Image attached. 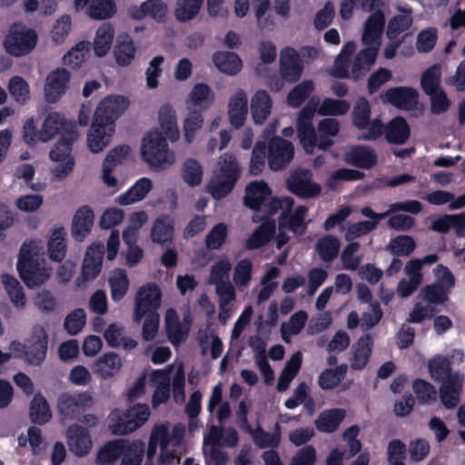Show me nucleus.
I'll list each match as a JSON object with an SVG mask.
<instances>
[{"instance_id": "20e7f679", "label": "nucleus", "mask_w": 465, "mask_h": 465, "mask_svg": "<svg viewBox=\"0 0 465 465\" xmlns=\"http://www.w3.org/2000/svg\"><path fill=\"white\" fill-rule=\"evenodd\" d=\"M184 436L185 426L183 424H160L153 427L148 442L147 459L153 460L159 447V465H178L185 452Z\"/></svg>"}, {"instance_id": "b1692460", "label": "nucleus", "mask_w": 465, "mask_h": 465, "mask_svg": "<svg viewBox=\"0 0 465 465\" xmlns=\"http://www.w3.org/2000/svg\"><path fill=\"white\" fill-rule=\"evenodd\" d=\"M229 122L234 128L242 127L248 114V95L243 89L235 90L227 104Z\"/></svg>"}, {"instance_id": "bb28decb", "label": "nucleus", "mask_w": 465, "mask_h": 465, "mask_svg": "<svg viewBox=\"0 0 465 465\" xmlns=\"http://www.w3.org/2000/svg\"><path fill=\"white\" fill-rule=\"evenodd\" d=\"M383 103L401 109H412L418 102V92L411 87H392L381 94Z\"/></svg>"}, {"instance_id": "774afa93", "label": "nucleus", "mask_w": 465, "mask_h": 465, "mask_svg": "<svg viewBox=\"0 0 465 465\" xmlns=\"http://www.w3.org/2000/svg\"><path fill=\"white\" fill-rule=\"evenodd\" d=\"M252 279V263L248 259L240 260L232 270L233 285L239 290L246 288Z\"/></svg>"}, {"instance_id": "7ed1b4c3", "label": "nucleus", "mask_w": 465, "mask_h": 465, "mask_svg": "<svg viewBox=\"0 0 465 465\" xmlns=\"http://www.w3.org/2000/svg\"><path fill=\"white\" fill-rule=\"evenodd\" d=\"M22 134L24 142L31 146L40 143H48L56 135H60L59 141H76L80 135L77 125L58 112L47 114L41 123L40 128L37 127L33 117L26 119Z\"/></svg>"}, {"instance_id": "5fc2aeb1", "label": "nucleus", "mask_w": 465, "mask_h": 465, "mask_svg": "<svg viewBox=\"0 0 465 465\" xmlns=\"http://www.w3.org/2000/svg\"><path fill=\"white\" fill-rule=\"evenodd\" d=\"M72 31V17L69 15L59 16L53 24L49 37L54 46H61L65 44Z\"/></svg>"}, {"instance_id": "a19ab883", "label": "nucleus", "mask_w": 465, "mask_h": 465, "mask_svg": "<svg viewBox=\"0 0 465 465\" xmlns=\"http://www.w3.org/2000/svg\"><path fill=\"white\" fill-rule=\"evenodd\" d=\"M344 160L353 166L369 169L376 163L377 155L367 146H353L345 153Z\"/></svg>"}, {"instance_id": "6e6d98bb", "label": "nucleus", "mask_w": 465, "mask_h": 465, "mask_svg": "<svg viewBox=\"0 0 465 465\" xmlns=\"http://www.w3.org/2000/svg\"><path fill=\"white\" fill-rule=\"evenodd\" d=\"M372 341L370 336L361 337L352 348L351 366L354 370L363 369L370 358Z\"/></svg>"}, {"instance_id": "0e129e2a", "label": "nucleus", "mask_w": 465, "mask_h": 465, "mask_svg": "<svg viewBox=\"0 0 465 465\" xmlns=\"http://www.w3.org/2000/svg\"><path fill=\"white\" fill-rule=\"evenodd\" d=\"M148 215L144 211H137L130 214L128 226L123 232L124 242H137L139 230L147 223Z\"/></svg>"}, {"instance_id": "a878e982", "label": "nucleus", "mask_w": 465, "mask_h": 465, "mask_svg": "<svg viewBox=\"0 0 465 465\" xmlns=\"http://www.w3.org/2000/svg\"><path fill=\"white\" fill-rule=\"evenodd\" d=\"M173 365H168L163 370H154L148 373L149 381L156 386L153 395V407L156 408L165 402L170 397V373Z\"/></svg>"}, {"instance_id": "e433bc0d", "label": "nucleus", "mask_w": 465, "mask_h": 465, "mask_svg": "<svg viewBox=\"0 0 465 465\" xmlns=\"http://www.w3.org/2000/svg\"><path fill=\"white\" fill-rule=\"evenodd\" d=\"M127 422L117 424L116 431L120 433H130L144 424L150 417V411L145 404H137L125 411Z\"/></svg>"}, {"instance_id": "72a5a7b5", "label": "nucleus", "mask_w": 465, "mask_h": 465, "mask_svg": "<svg viewBox=\"0 0 465 465\" xmlns=\"http://www.w3.org/2000/svg\"><path fill=\"white\" fill-rule=\"evenodd\" d=\"M251 114L255 124L262 125L272 113V100L265 90H257L251 98Z\"/></svg>"}, {"instance_id": "a18cd8bd", "label": "nucleus", "mask_w": 465, "mask_h": 465, "mask_svg": "<svg viewBox=\"0 0 465 465\" xmlns=\"http://www.w3.org/2000/svg\"><path fill=\"white\" fill-rule=\"evenodd\" d=\"M114 38V27L110 24L101 25L97 28L93 40V50L95 56H105L112 48Z\"/></svg>"}, {"instance_id": "052dcab7", "label": "nucleus", "mask_w": 465, "mask_h": 465, "mask_svg": "<svg viewBox=\"0 0 465 465\" xmlns=\"http://www.w3.org/2000/svg\"><path fill=\"white\" fill-rule=\"evenodd\" d=\"M181 176L187 185L198 186L203 181V168L196 159L187 158L182 164Z\"/></svg>"}, {"instance_id": "1a4fd4ad", "label": "nucleus", "mask_w": 465, "mask_h": 465, "mask_svg": "<svg viewBox=\"0 0 465 465\" xmlns=\"http://www.w3.org/2000/svg\"><path fill=\"white\" fill-rule=\"evenodd\" d=\"M37 41L38 35L34 28L16 22L10 25L5 31L2 45L9 55L22 57L35 48Z\"/></svg>"}, {"instance_id": "f257e3e1", "label": "nucleus", "mask_w": 465, "mask_h": 465, "mask_svg": "<svg viewBox=\"0 0 465 465\" xmlns=\"http://www.w3.org/2000/svg\"><path fill=\"white\" fill-rule=\"evenodd\" d=\"M318 107V100L312 98L300 112L297 119V134L300 143L308 153H312L317 146L326 149L332 145V138L339 133V122L324 118L318 124V136L312 121Z\"/></svg>"}, {"instance_id": "2f4dec72", "label": "nucleus", "mask_w": 465, "mask_h": 465, "mask_svg": "<svg viewBox=\"0 0 465 465\" xmlns=\"http://www.w3.org/2000/svg\"><path fill=\"white\" fill-rule=\"evenodd\" d=\"M289 189L298 196L308 198L318 195L322 187L312 181V175L308 171L295 172L288 181Z\"/></svg>"}, {"instance_id": "69168bd1", "label": "nucleus", "mask_w": 465, "mask_h": 465, "mask_svg": "<svg viewBox=\"0 0 465 465\" xmlns=\"http://www.w3.org/2000/svg\"><path fill=\"white\" fill-rule=\"evenodd\" d=\"M308 320V314L304 311H298L291 316L287 322L281 327L282 338L284 341L290 342V336L299 334L304 328Z\"/></svg>"}, {"instance_id": "3c124183", "label": "nucleus", "mask_w": 465, "mask_h": 465, "mask_svg": "<svg viewBox=\"0 0 465 465\" xmlns=\"http://www.w3.org/2000/svg\"><path fill=\"white\" fill-rule=\"evenodd\" d=\"M1 282L12 303L18 309L25 308L26 297L18 280L10 274L3 273L1 275Z\"/></svg>"}, {"instance_id": "7c9ffc66", "label": "nucleus", "mask_w": 465, "mask_h": 465, "mask_svg": "<svg viewBox=\"0 0 465 465\" xmlns=\"http://www.w3.org/2000/svg\"><path fill=\"white\" fill-rule=\"evenodd\" d=\"M236 286L233 283H224L215 287V293L218 298V319L225 324L232 313L236 311L234 302L236 301Z\"/></svg>"}, {"instance_id": "f3484780", "label": "nucleus", "mask_w": 465, "mask_h": 465, "mask_svg": "<svg viewBox=\"0 0 465 465\" xmlns=\"http://www.w3.org/2000/svg\"><path fill=\"white\" fill-rule=\"evenodd\" d=\"M276 199L272 197V190L263 181L251 182L246 185L244 204L252 210L270 215L269 205Z\"/></svg>"}, {"instance_id": "864d4df0", "label": "nucleus", "mask_w": 465, "mask_h": 465, "mask_svg": "<svg viewBox=\"0 0 465 465\" xmlns=\"http://www.w3.org/2000/svg\"><path fill=\"white\" fill-rule=\"evenodd\" d=\"M302 362V354L301 351H296L287 361L284 369L278 379L277 390L279 391H285L292 381L298 374Z\"/></svg>"}, {"instance_id": "f8f14e48", "label": "nucleus", "mask_w": 465, "mask_h": 465, "mask_svg": "<svg viewBox=\"0 0 465 465\" xmlns=\"http://www.w3.org/2000/svg\"><path fill=\"white\" fill-rule=\"evenodd\" d=\"M162 292L155 283L142 285L134 296V321L140 322L146 314L157 313L161 306Z\"/></svg>"}, {"instance_id": "37998d69", "label": "nucleus", "mask_w": 465, "mask_h": 465, "mask_svg": "<svg viewBox=\"0 0 465 465\" xmlns=\"http://www.w3.org/2000/svg\"><path fill=\"white\" fill-rule=\"evenodd\" d=\"M104 338L112 348L123 347L125 350H132L137 346L134 339L125 336L124 329L119 323L110 324L104 331Z\"/></svg>"}, {"instance_id": "603ef678", "label": "nucleus", "mask_w": 465, "mask_h": 465, "mask_svg": "<svg viewBox=\"0 0 465 465\" xmlns=\"http://www.w3.org/2000/svg\"><path fill=\"white\" fill-rule=\"evenodd\" d=\"M203 0H176L173 16L181 23L193 20L200 13Z\"/></svg>"}, {"instance_id": "4be33fe9", "label": "nucleus", "mask_w": 465, "mask_h": 465, "mask_svg": "<svg viewBox=\"0 0 465 465\" xmlns=\"http://www.w3.org/2000/svg\"><path fill=\"white\" fill-rule=\"evenodd\" d=\"M74 5L76 12L84 11L88 16L95 20L111 18L116 13L114 0H74Z\"/></svg>"}, {"instance_id": "09e8293b", "label": "nucleus", "mask_w": 465, "mask_h": 465, "mask_svg": "<svg viewBox=\"0 0 465 465\" xmlns=\"http://www.w3.org/2000/svg\"><path fill=\"white\" fill-rule=\"evenodd\" d=\"M66 232L64 228L54 229L47 241L49 258L54 262H62L66 255Z\"/></svg>"}, {"instance_id": "58836bf2", "label": "nucleus", "mask_w": 465, "mask_h": 465, "mask_svg": "<svg viewBox=\"0 0 465 465\" xmlns=\"http://www.w3.org/2000/svg\"><path fill=\"white\" fill-rule=\"evenodd\" d=\"M90 56V43L80 41L74 45L62 57V64L73 70L84 66Z\"/></svg>"}, {"instance_id": "9d476101", "label": "nucleus", "mask_w": 465, "mask_h": 465, "mask_svg": "<svg viewBox=\"0 0 465 465\" xmlns=\"http://www.w3.org/2000/svg\"><path fill=\"white\" fill-rule=\"evenodd\" d=\"M74 141H57L49 152V159L53 163L51 173L54 180H64L74 169L75 162L72 153Z\"/></svg>"}, {"instance_id": "338daca9", "label": "nucleus", "mask_w": 465, "mask_h": 465, "mask_svg": "<svg viewBox=\"0 0 465 465\" xmlns=\"http://www.w3.org/2000/svg\"><path fill=\"white\" fill-rule=\"evenodd\" d=\"M416 248V242L411 236L399 235L390 240L386 250L396 256H409Z\"/></svg>"}, {"instance_id": "c9c22d12", "label": "nucleus", "mask_w": 465, "mask_h": 465, "mask_svg": "<svg viewBox=\"0 0 465 465\" xmlns=\"http://www.w3.org/2000/svg\"><path fill=\"white\" fill-rule=\"evenodd\" d=\"M122 359L115 352H106L97 358L93 363V371L94 373L104 379L107 380L115 376L122 368Z\"/></svg>"}, {"instance_id": "f03ea898", "label": "nucleus", "mask_w": 465, "mask_h": 465, "mask_svg": "<svg viewBox=\"0 0 465 465\" xmlns=\"http://www.w3.org/2000/svg\"><path fill=\"white\" fill-rule=\"evenodd\" d=\"M16 269L29 289L40 287L51 279L53 269L47 264L41 240L29 239L23 242L19 250Z\"/></svg>"}, {"instance_id": "4d7b16f0", "label": "nucleus", "mask_w": 465, "mask_h": 465, "mask_svg": "<svg viewBox=\"0 0 465 465\" xmlns=\"http://www.w3.org/2000/svg\"><path fill=\"white\" fill-rule=\"evenodd\" d=\"M6 87L13 100L19 104H25L31 98L29 83L20 75H13Z\"/></svg>"}, {"instance_id": "c03bdc74", "label": "nucleus", "mask_w": 465, "mask_h": 465, "mask_svg": "<svg viewBox=\"0 0 465 465\" xmlns=\"http://www.w3.org/2000/svg\"><path fill=\"white\" fill-rule=\"evenodd\" d=\"M94 212L86 205L80 207L74 213L72 222V234L75 238H83L91 232L94 225Z\"/></svg>"}, {"instance_id": "bf43d9fd", "label": "nucleus", "mask_w": 465, "mask_h": 465, "mask_svg": "<svg viewBox=\"0 0 465 465\" xmlns=\"http://www.w3.org/2000/svg\"><path fill=\"white\" fill-rule=\"evenodd\" d=\"M386 139L391 143H404L410 135V127L404 119L396 117L383 128Z\"/></svg>"}, {"instance_id": "c756f323", "label": "nucleus", "mask_w": 465, "mask_h": 465, "mask_svg": "<svg viewBox=\"0 0 465 465\" xmlns=\"http://www.w3.org/2000/svg\"><path fill=\"white\" fill-rule=\"evenodd\" d=\"M157 121L160 131L171 141L176 142L180 137L177 114L174 106L170 103L163 104L157 113Z\"/></svg>"}, {"instance_id": "6e6552de", "label": "nucleus", "mask_w": 465, "mask_h": 465, "mask_svg": "<svg viewBox=\"0 0 465 465\" xmlns=\"http://www.w3.org/2000/svg\"><path fill=\"white\" fill-rule=\"evenodd\" d=\"M239 164L232 154L224 153L217 161L213 176L207 184L208 193L216 200L227 196L240 178Z\"/></svg>"}, {"instance_id": "ddd939ff", "label": "nucleus", "mask_w": 465, "mask_h": 465, "mask_svg": "<svg viewBox=\"0 0 465 465\" xmlns=\"http://www.w3.org/2000/svg\"><path fill=\"white\" fill-rule=\"evenodd\" d=\"M371 109L365 98H359L352 112L353 124L362 130L361 138L373 140L383 133V126L379 120L370 121Z\"/></svg>"}, {"instance_id": "6ab92c4d", "label": "nucleus", "mask_w": 465, "mask_h": 465, "mask_svg": "<svg viewBox=\"0 0 465 465\" xmlns=\"http://www.w3.org/2000/svg\"><path fill=\"white\" fill-rule=\"evenodd\" d=\"M65 439L70 451L76 457H85L93 449L91 434L81 425H71L66 430Z\"/></svg>"}, {"instance_id": "c85d7f7f", "label": "nucleus", "mask_w": 465, "mask_h": 465, "mask_svg": "<svg viewBox=\"0 0 465 465\" xmlns=\"http://www.w3.org/2000/svg\"><path fill=\"white\" fill-rule=\"evenodd\" d=\"M385 17L382 12L377 11L366 20L361 35L365 46L375 47L379 51L381 39L384 30Z\"/></svg>"}, {"instance_id": "473e14b6", "label": "nucleus", "mask_w": 465, "mask_h": 465, "mask_svg": "<svg viewBox=\"0 0 465 465\" xmlns=\"http://www.w3.org/2000/svg\"><path fill=\"white\" fill-rule=\"evenodd\" d=\"M215 94L206 84L199 83L193 85L185 99L189 109L207 110L214 102Z\"/></svg>"}, {"instance_id": "0eeeda50", "label": "nucleus", "mask_w": 465, "mask_h": 465, "mask_svg": "<svg viewBox=\"0 0 465 465\" xmlns=\"http://www.w3.org/2000/svg\"><path fill=\"white\" fill-rule=\"evenodd\" d=\"M141 156L152 170L161 171L175 163V153L169 148L167 137L158 128L147 132L141 142Z\"/></svg>"}, {"instance_id": "680f3d73", "label": "nucleus", "mask_w": 465, "mask_h": 465, "mask_svg": "<svg viewBox=\"0 0 465 465\" xmlns=\"http://www.w3.org/2000/svg\"><path fill=\"white\" fill-rule=\"evenodd\" d=\"M346 416L343 409L328 410L321 413L315 421L316 428L323 432L334 431Z\"/></svg>"}, {"instance_id": "2eb2a0df", "label": "nucleus", "mask_w": 465, "mask_h": 465, "mask_svg": "<svg viewBox=\"0 0 465 465\" xmlns=\"http://www.w3.org/2000/svg\"><path fill=\"white\" fill-rule=\"evenodd\" d=\"M104 252V248L101 243H93L87 248L81 268V275L75 281L77 286L84 285L100 274Z\"/></svg>"}, {"instance_id": "8fccbe9b", "label": "nucleus", "mask_w": 465, "mask_h": 465, "mask_svg": "<svg viewBox=\"0 0 465 465\" xmlns=\"http://www.w3.org/2000/svg\"><path fill=\"white\" fill-rule=\"evenodd\" d=\"M232 262L227 256H221L210 267L208 283L216 286L231 283Z\"/></svg>"}, {"instance_id": "ea45409f", "label": "nucleus", "mask_w": 465, "mask_h": 465, "mask_svg": "<svg viewBox=\"0 0 465 465\" xmlns=\"http://www.w3.org/2000/svg\"><path fill=\"white\" fill-rule=\"evenodd\" d=\"M131 445L123 440L109 441L99 450L96 462L101 465L114 463L127 450H131Z\"/></svg>"}, {"instance_id": "a211bd4d", "label": "nucleus", "mask_w": 465, "mask_h": 465, "mask_svg": "<svg viewBox=\"0 0 465 465\" xmlns=\"http://www.w3.org/2000/svg\"><path fill=\"white\" fill-rule=\"evenodd\" d=\"M168 5L163 0H145L140 5H132L128 15L134 20L149 17L157 23H164L168 18Z\"/></svg>"}, {"instance_id": "de8ad7c7", "label": "nucleus", "mask_w": 465, "mask_h": 465, "mask_svg": "<svg viewBox=\"0 0 465 465\" xmlns=\"http://www.w3.org/2000/svg\"><path fill=\"white\" fill-rule=\"evenodd\" d=\"M111 297L114 302H120L126 295L130 282L127 272L122 268L114 269L108 277Z\"/></svg>"}, {"instance_id": "aec40b11", "label": "nucleus", "mask_w": 465, "mask_h": 465, "mask_svg": "<svg viewBox=\"0 0 465 465\" xmlns=\"http://www.w3.org/2000/svg\"><path fill=\"white\" fill-rule=\"evenodd\" d=\"M115 125L106 124L93 119L86 136L88 149L94 153L103 152L112 142Z\"/></svg>"}, {"instance_id": "79ce46f5", "label": "nucleus", "mask_w": 465, "mask_h": 465, "mask_svg": "<svg viewBox=\"0 0 465 465\" xmlns=\"http://www.w3.org/2000/svg\"><path fill=\"white\" fill-rule=\"evenodd\" d=\"M173 232V220L168 215H161L154 220L150 235L153 242L165 244L172 242Z\"/></svg>"}, {"instance_id": "cd10ccee", "label": "nucleus", "mask_w": 465, "mask_h": 465, "mask_svg": "<svg viewBox=\"0 0 465 465\" xmlns=\"http://www.w3.org/2000/svg\"><path fill=\"white\" fill-rule=\"evenodd\" d=\"M93 404V398L86 392L76 394H62L57 402L59 413L67 419L74 415L76 412L90 408Z\"/></svg>"}, {"instance_id": "f704fd0d", "label": "nucleus", "mask_w": 465, "mask_h": 465, "mask_svg": "<svg viewBox=\"0 0 465 465\" xmlns=\"http://www.w3.org/2000/svg\"><path fill=\"white\" fill-rule=\"evenodd\" d=\"M463 376L459 373L450 374L440 389L442 404L448 408H454L460 401V393L462 389Z\"/></svg>"}, {"instance_id": "393cba45", "label": "nucleus", "mask_w": 465, "mask_h": 465, "mask_svg": "<svg viewBox=\"0 0 465 465\" xmlns=\"http://www.w3.org/2000/svg\"><path fill=\"white\" fill-rule=\"evenodd\" d=\"M164 326L169 341L173 345H178L186 340L190 329V317L185 316L180 322L177 312L173 309H168L164 315Z\"/></svg>"}, {"instance_id": "412c9836", "label": "nucleus", "mask_w": 465, "mask_h": 465, "mask_svg": "<svg viewBox=\"0 0 465 465\" xmlns=\"http://www.w3.org/2000/svg\"><path fill=\"white\" fill-rule=\"evenodd\" d=\"M293 145L281 138L275 137L269 143L268 164L273 171L284 168L293 158Z\"/></svg>"}, {"instance_id": "49530a36", "label": "nucleus", "mask_w": 465, "mask_h": 465, "mask_svg": "<svg viewBox=\"0 0 465 465\" xmlns=\"http://www.w3.org/2000/svg\"><path fill=\"white\" fill-rule=\"evenodd\" d=\"M213 61L219 71L229 75L237 74L242 68V59L232 52H216L213 55Z\"/></svg>"}, {"instance_id": "39448f33", "label": "nucleus", "mask_w": 465, "mask_h": 465, "mask_svg": "<svg viewBox=\"0 0 465 465\" xmlns=\"http://www.w3.org/2000/svg\"><path fill=\"white\" fill-rule=\"evenodd\" d=\"M356 46V43L353 41L348 42L342 46L330 71L331 75L357 80L370 71L376 61L378 50L375 47L366 46L352 57Z\"/></svg>"}, {"instance_id": "4c0bfd02", "label": "nucleus", "mask_w": 465, "mask_h": 465, "mask_svg": "<svg viewBox=\"0 0 465 465\" xmlns=\"http://www.w3.org/2000/svg\"><path fill=\"white\" fill-rule=\"evenodd\" d=\"M152 188L153 183L151 179L142 177L137 180L125 193L120 194L115 199V203L120 205L134 204L144 199Z\"/></svg>"}, {"instance_id": "e2e57ef3", "label": "nucleus", "mask_w": 465, "mask_h": 465, "mask_svg": "<svg viewBox=\"0 0 465 465\" xmlns=\"http://www.w3.org/2000/svg\"><path fill=\"white\" fill-rule=\"evenodd\" d=\"M135 53L134 43L128 35L120 40L114 50L115 61L120 66L129 65L134 61Z\"/></svg>"}, {"instance_id": "423d86ee", "label": "nucleus", "mask_w": 465, "mask_h": 465, "mask_svg": "<svg viewBox=\"0 0 465 465\" xmlns=\"http://www.w3.org/2000/svg\"><path fill=\"white\" fill-rule=\"evenodd\" d=\"M293 206V200L290 197H282L272 201L269 205L270 215L281 213L279 222V232L276 236V246L282 248L290 239L287 232H292L293 235L302 234L307 227L305 217L308 209L305 206H298L294 212L289 215Z\"/></svg>"}, {"instance_id": "9b49d317", "label": "nucleus", "mask_w": 465, "mask_h": 465, "mask_svg": "<svg viewBox=\"0 0 465 465\" xmlns=\"http://www.w3.org/2000/svg\"><path fill=\"white\" fill-rule=\"evenodd\" d=\"M129 105L130 100L127 96L117 94H108L98 103L94 120L115 125V121L127 111Z\"/></svg>"}, {"instance_id": "dca6fc26", "label": "nucleus", "mask_w": 465, "mask_h": 465, "mask_svg": "<svg viewBox=\"0 0 465 465\" xmlns=\"http://www.w3.org/2000/svg\"><path fill=\"white\" fill-rule=\"evenodd\" d=\"M48 336L44 327L36 325L25 342V360L33 365H40L46 356Z\"/></svg>"}, {"instance_id": "4468645a", "label": "nucleus", "mask_w": 465, "mask_h": 465, "mask_svg": "<svg viewBox=\"0 0 465 465\" xmlns=\"http://www.w3.org/2000/svg\"><path fill=\"white\" fill-rule=\"evenodd\" d=\"M71 73L64 67L50 71L45 79L44 97L48 104L58 103L70 87Z\"/></svg>"}, {"instance_id": "5701e85b", "label": "nucleus", "mask_w": 465, "mask_h": 465, "mask_svg": "<svg viewBox=\"0 0 465 465\" xmlns=\"http://www.w3.org/2000/svg\"><path fill=\"white\" fill-rule=\"evenodd\" d=\"M303 71V63L299 53L291 47L280 53V72L282 78L289 83L299 80Z\"/></svg>"}, {"instance_id": "13d9d810", "label": "nucleus", "mask_w": 465, "mask_h": 465, "mask_svg": "<svg viewBox=\"0 0 465 465\" xmlns=\"http://www.w3.org/2000/svg\"><path fill=\"white\" fill-rule=\"evenodd\" d=\"M29 416L33 422L43 425L52 419V411L46 399L37 393L34 396L29 411Z\"/></svg>"}]
</instances>
